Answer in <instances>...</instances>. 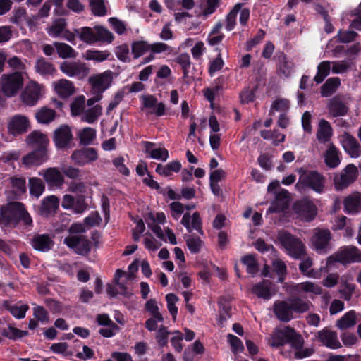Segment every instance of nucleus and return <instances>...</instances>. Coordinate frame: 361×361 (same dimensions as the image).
I'll return each instance as SVG.
<instances>
[{"mask_svg":"<svg viewBox=\"0 0 361 361\" xmlns=\"http://www.w3.org/2000/svg\"><path fill=\"white\" fill-rule=\"evenodd\" d=\"M35 68L36 71L42 75H53L56 71L53 63L44 58L37 60Z\"/></svg>","mask_w":361,"mask_h":361,"instance_id":"36","label":"nucleus"},{"mask_svg":"<svg viewBox=\"0 0 361 361\" xmlns=\"http://www.w3.org/2000/svg\"><path fill=\"white\" fill-rule=\"evenodd\" d=\"M325 162L330 168H335L340 164L338 150L334 145H330L325 153Z\"/></svg>","mask_w":361,"mask_h":361,"instance_id":"41","label":"nucleus"},{"mask_svg":"<svg viewBox=\"0 0 361 361\" xmlns=\"http://www.w3.org/2000/svg\"><path fill=\"white\" fill-rule=\"evenodd\" d=\"M48 186L51 188H61L64 183L63 173L56 167H49L39 172Z\"/></svg>","mask_w":361,"mask_h":361,"instance_id":"13","label":"nucleus"},{"mask_svg":"<svg viewBox=\"0 0 361 361\" xmlns=\"http://www.w3.org/2000/svg\"><path fill=\"white\" fill-rule=\"evenodd\" d=\"M298 172L300 174L299 180L295 185L298 190L310 188L317 193L324 191L326 178L322 173L303 168L298 169Z\"/></svg>","mask_w":361,"mask_h":361,"instance_id":"3","label":"nucleus"},{"mask_svg":"<svg viewBox=\"0 0 361 361\" xmlns=\"http://www.w3.org/2000/svg\"><path fill=\"white\" fill-rule=\"evenodd\" d=\"M59 200L54 195L48 196L44 198L39 207V213L41 216H48L54 213L59 207Z\"/></svg>","mask_w":361,"mask_h":361,"instance_id":"29","label":"nucleus"},{"mask_svg":"<svg viewBox=\"0 0 361 361\" xmlns=\"http://www.w3.org/2000/svg\"><path fill=\"white\" fill-rule=\"evenodd\" d=\"M329 114L332 117H340L347 115L349 108L341 97L336 95L331 98L327 103Z\"/></svg>","mask_w":361,"mask_h":361,"instance_id":"18","label":"nucleus"},{"mask_svg":"<svg viewBox=\"0 0 361 361\" xmlns=\"http://www.w3.org/2000/svg\"><path fill=\"white\" fill-rule=\"evenodd\" d=\"M272 267L274 271L279 276V281L283 283L285 279V276L287 274V267L286 263L280 259H276L272 262Z\"/></svg>","mask_w":361,"mask_h":361,"instance_id":"57","label":"nucleus"},{"mask_svg":"<svg viewBox=\"0 0 361 361\" xmlns=\"http://www.w3.org/2000/svg\"><path fill=\"white\" fill-rule=\"evenodd\" d=\"M80 143L84 145H88L92 142L96 137V130L87 127L84 128L78 134Z\"/></svg>","mask_w":361,"mask_h":361,"instance_id":"51","label":"nucleus"},{"mask_svg":"<svg viewBox=\"0 0 361 361\" xmlns=\"http://www.w3.org/2000/svg\"><path fill=\"white\" fill-rule=\"evenodd\" d=\"M63 243L80 255H87L92 248V243L85 235H70L66 237Z\"/></svg>","mask_w":361,"mask_h":361,"instance_id":"9","label":"nucleus"},{"mask_svg":"<svg viewBox=\"0 0 361 361\" xmlns=\"http://www.w3.org/2000/svg\"><path fill=\"white\" fill-rule=\"evenodd\" d=\"M293 66V63L288 60L284 54H281L279 56L277 73L279 75H283L286 78L290 76L292 73Z\"/></svg>","mask_w":361,"mask_h":361,"instance_id":"37","label":"nucleus"},{"mask_svg":"<svg viewBox=\"0 0 361 361\" xmlns=\"http://www.w3.org/2000/svg\"><path fill=\"white\" fill-rule=\"evenodd\" d=\"M242 263L246 267V271L251 276H255L258 270V263L255 257L252 255H247L242 257Z\"/></svg>","mask_w":361,"mask_h":361,"instance_id":"49","label":"nucleus"},{"mask_svg":"<svg viewBox=\"0 0 361 361\" xmlns=\"http://www.w3.org/2000/svg\"><path fill=\"white\" fill-rule=\"evenodd\" d=\"M241 4H237L233 9L228 13L226 18V29L228 31L232 30L235 25L236 16L241 9Z\"/></svg>","mask_w":361,"mask_h":361,"instance_id":"56","label":"nucleus"},{"mask_svg":"<svg viewBox=\"0 0 361 361\" xmlns=\"http://www.w3.org/2000/svg\"><path fill=\"white\" fill-rule=\"evenodd\" d=\"M9 183L17 195H21L26 192V180L25 177L12 176L9 178Z\"/></svg>","mask_w":361,"mask_h":361,"instance_id":"48","label":"nucleus"},{"mask_svg":"<svg viewBox=\"0 0 361 361\" xmlns=\"http://www.w3.org/2000/svg\"><path fill=\"white\" fill-rule=\"evenodd\" d=\"M95 30V42H104L111 43L114 39L113 34L104 28L102 26H96L94 27Z\"/></svg>","mask_w":361,"mask_h":361,"instance_id":"50","label":"nucleus"},{"mask_svg":"<svg viewBox=\"0 0 361 361\" xmlns=\"http://www.w3.org/2000/svg\"><path fill=\"white\" fill-rule=\"evenodd\" d=\"M19 221H22L26 226L32 225V219L22 203L10 202L1 207L0 224L15 226Z\"/></svg>","mask_w":361,"mask_h":361,"instance_id":"1","label":"nucleus"},{"mask_svg":"<svg viewBox=\"0 0 361 361\" xmlns=\"http://www.w3.org/2000/svg\"><path fill=\"white\" fill-rule=\"evenodd\" d=\"M300 259L302 260L299 264V269L300 272L307 276H312L313 270H310V269L313 264V260L307 255V251L305 252L304 257Z\"/></svg>","mask_w":361,"mask_h":361,"instance_id":"55","label":"nucleus"},{"mask_svg":"<svg viewBox=\"0 0 361 361\" xmlns=\"http://www.w3.org/2000/svg\"><path fill=\"white\" fill-rule=\"evenodd\" d=\"M80 39L87 44L95 43V30L89 27H83L80 29Z\"/></svg>","mask_w":361,"mask_h":361,"instance_id":"58","label":"nucleus"},{"mask_svg":"<svg viewBox=\"0 0 361 361\" xmlns=\"http://www.w3.org/2000/svg\"><path fill=\"white\" fill-rule=\"evenodd\" d=\"M341 142L345 151L351 157H358L361 154V147L353 135L350 133L345 132L341 136Z\"/></svg>","mask_w":361,"mask_h":361,"instance_id":"19","label":"nucleus"},{"mask_svg":"<svg viewBox=\"0 0 361 361\" xmlns=\"http://www.w3.org/2000/svg\"><path fill=\"white\" fill-rule=\"evenodd\" d=\"M176 62L180 64L183 71L184 77H187L188 70L191 66L190 58L188 54H181L176 58Z\"/></svg>","mask_w":361,"mask_h":361,"instance_id":"63","label":"nucleus"},{"mask_svg":"<svg viewBox=\"0 0 361 361\" xmlns=\"http://www.w3.org/2000/svg\"><path fill=\"white\" fill-rule=\"evenodd\" d=\"M110 53L107 51L88 50L86 52V59L97 62H102L108 59Z\"/></svg>","mask_w":361,"mask_h":361,"instance_id":"59","label":"nucleus"},{"mask_svg":"<svg viewBox=\"0 0 361 361\" xmlns=\"http://www.w3.org/2000/svg\"><path fill=\"white\" fill-rule=\"evenodd\" d=\"M72 140V131L68 125H61L54 132L53 140L58 149L66 147Z\"/></svg>","mask_w":361,"mask_h":361,"instance_id":"15","label":"nucleus"},{"mask_svg":"<svg viewBox=\"0 0 361 361\" xmlns=\"http://www.w3.org/2000/svg\"><path fill=\"white\" fill-rule=\"evenodd\" d=\"M48 159L47 150L34 149L32 152L23 157L22 162L25 166L30 167L32 166H39Z\"/></svg>","mask_w":361,"mask_h":361,"instance_id":"22","label":"nucleus"},{"mask_svg":"<svg viewBox=\"0 0 361 361\" xmlns=\"http://www.w3.org/2000/svg\"><path fill=\"white\" fill-rule=\"evenodd\" d=\"M32 247L40 252H47L51 249L54 241L48 234H38L32 240Z\"/></svg>","mask_w":361,"mask_h":361,"instance_id":"28","label":"nucleus"},{"mask_svg":"<svg viewBox=\"0 0 361 361\" xmlns=\"http://www.w3.org/2000/svg\"><path fill=\"white\" fill-rule=\"evenodd\" d=\"M289 192L285 189H282L276 195L274 202L268 209L270 213H279L287 209L289 205Z\"/></svg>","mask_w":361,"mask_h":361,"instance_id":"25","label":"nucleus"},{"mask_svg":"<svg viewBox=\"0 0 361 361\" xmlns=\"http://www.w3.org/2000/svg\"><path fill=\"white\" fill-rule=\"evenodd\" d=\"M277 238L291 257L300 259L304 257L306 247L300 238L285 231H280Z\"/></svg>","mask_w":361,"mask_h":361,"instance_id":"4","label":"nucleus"},{"mask_svg":"<svg viewBox=\"0 0 361 361\" xmlns=\"http://www.w3.org/2000/svg\"><path fill=\"white\" fill-rule=\"evenodd\" d=\"M73 116H82L85 110V97L83 95L76 97L70 105Z\"/></svg>","mask_w":361,"mask_h":361,"instance_id":"46","label":"nucleus"},{"mask_svg":"<svg viewBox=\"0 0 361 361\" xmlns=\"http://www.w3.org/2000/svg\"><path fill=\"white\" fill-rule=\"evenodd\" d=\"M149 51H150L149 44L147 41H134L131 44V52L135 59L140 58Z\"/></svg>","mask_w":361,"mask_h":361,"instance_id":"42","label":"nucleus"},{"mask_svg":"<svg viewBox=\"0 0 361 361\" xmlns=\"http://www.w3.org/2000/svg\"><path fill=\"white\" fill-rule=\"evenodd\" d=\"M61 206L66 209H72L76 214H81L87 208V204L83 195L75 198L71 195H65L63 197Z\"/></svg>","mask_w":361,"mask_h":361,"instance_id":"16","label":"nucleus"},{"mask_svg":"<svg viewBox=\"0 0 361 361\" xmlns=\"http://www.w3.org/2000/svg\"><path fill=\"white\" fill-rule=\"evenodd\" d=\"M30 128L28 118L23 115L13 116L8 126L9 133L13 135H18L25 133Z\"/></svg>","mask_w":361,"mask_h":361,"instance_id":"20","label":"nucleus"},{"mask_svg":"<svg viewBox=\"0 0 361 361\" xmlns=\"http://www.w3.org/2000/svg\"><path fill=\"white\" fill-rule=\"evenodd\" d=\"M3 306L8 310L11 314L18 319H23L25 317L26 312L29 309L27 305H22L20 306L11 305L7 300L4 301Z\"/></svg>","mask_w":361,"mask_h":361,"instance_id":"45","label":"nucleus"},{"mask_svg":"<svg viewBox=\"0 0 361 361\" xmlns=\"http://www.w3.org/2000/svg\"><path fill=\"white\" fill-rule=\"evenodd\" d=\"M142 104L145 108L153 109L150 112L157 116H161L165 114V105L163 102H157V99L154 95L143 96Z\"/></svg>","mask_w":361,"mask_h":361,"instance_id":"27","label":"nucleus"},{"mask_svg":"<svg viewBox=\"0 0 361 361\" xmlns=\"http://www.w3.org/2000/svg\"><path fill=\"white\" fill-rule=\"evenodd\" d=\"M30 193L31 195L38 198L45 190V184L43 180L37 177L30 178L28 180Z\"/></svg>","mask_w":361,"mask_h":361,"instance_id":"39","label":"nucleus"},{"mask_svg":"<svg viewBox=\"0 0 361 361\" xmlns=\"http://www.w3.org/2000/svg\"><path fill=\"white\" fill-rule=\"evenodd\" d=\"M41 89L38 83L30 82L20 95L23 102L27 106L35 105L41 97Z\"/></svg>","mask_w":361,"mask_h":361,"instance_id":"14","label":"nucleus"},{"mask_svg":"<svg viewBox=\"0 0 361 361\" xmlns=\"http://www.w3.org/2000/svg\"><path fill=\"white\" fill-rule=\"evenodd\" d=\"M357 168L353 164H348L341 172L335 174L334 183L335 189L343 190L351 185L357 178Z\"/></svg>","mask_w":361,"mask_h":361,"instance_id":"7","label":"nucleus"},{"mask_svg":"<svg viewBox=\"0 0 361 361\" xmlns=\"http://www.w3.org/2000/svg\"><path fill=\"white\" fill-rule=\"evenodd\" d=\"M289 302L293 312L303 313L307 312L310 308V304L309 302L305 301L299 298L290 299L289 300Z\"/></svg>","mask_w":361,"mask_h":361,"instance_id":"53","label":"nucleus"},{"mask_svg":"<svg viewBox=\"0 0 361 361\" xmlns=\"http://www.w3.org/2000/svg\"><path fill=\"white\" fill-rule=\"evenodd\" d=\"M145 309L151 314L152 317L156 318L159 322H161L164 320L161 314L159 311V307L155 300H149L145 304Z\"/></svg>","mask_w":361,"mask_h":361,"instance_id":"60","label":"nucleus"},{"mask_svg":"<svg viewBox=\"0 0 361 361\" xmlns=\"http://www.w3.org/2000/svg\"><path fill=\"white\" fill-rule=\"evenodd\" d=\"M53 85L56 94L63 99H67L75 92L74 84L66 79H60Z\"/></svg>","mask_w":361,"mask_h":361,"instance_id":"26","label":"nucleus"},{"mask_svg":"<svg viewBox=\"0 0 361 361\" xmlns=\"http://www.w3.org/2000/svg\"><path fill=\"white\" fill-rule=\"evenodd\" d=\"M332 235L329 229L317 228L314 229L310 242L314 250L318 253H326L331 249Z\"/></svg>","mask_w":361,"mask_h":361,"instance_id":"6","label":"nucleus"},{"mask_svg":"<svg viewBox=\"0 0 361 361\" xmlns=\"http://www.w3.org/2000/svg\"><path fill=\"white\" fill-rule=\"evenodd\" d=\"M339 262L343 264L361 262V252L354 246H344L327 258V264Z\"/></svg>","mask_w":361,"mask_h":361,"instance_id":"5","label":"nucleus"},{"mask_svg":"<svg viewBox=\"0 0 361 361\" xmlns=\"http://www.w3.org/2000/svg\"><path fill=\"white\" fill-rule=\"evenodd\" d=\"M54 46L61 59L75 58L77 56L76 51L66 43L55 42Z\"/></svg>","mask_w":361,"mask_h":361,"instance_id":"38","label":"nucleus"},{"mask_svg":"<svg viewBox=\"0 0 361 361\" xmlns=\"http://www.w3.org/2000/svg\"><path fill=\"white\" fill-rule=\"evenodd\" d=\"M1 334L9 339L16 340L27 336L28 332L27 331L20 330L13 326H8L2 329Z\"/></svg>","mask_w":361,"mask_h":361,"instance_id":"54","label":"nucleus"},{"mask_svg":"<svg viewBox=\"0 0 361 361\" xmlns=\"http://www.w3.org/2000/svg\"><path fill=\"white\" fill-rule=\"evenodd\" d=\"M356 312L355 310H350L346 312L341 319L337 320L336 326L344 330L353 327L356 324Z\"/></svg>","mask_w":361,"mask_h":361,"instance_id":"34","label":"nucleus"},{"mask_svg":"<svg viewBox=\"0 0 361 361\" xmlns=\"http://www.w3.org/2000/svg\"><path fill=\"white\" fill-rule=\"evenodd\" d=\"M317 338L323 345L332 349H337L341 346L336 332L326 328L317 332Z\"/></svg>","mask_w":361,"mask_h":361,"instance_id":"23","label":"nucleus"},{"mask_svg":"<svg viewBox=\"0 0 361 361\" xmlns=\"http://www.w3.org/2000/svg\"><path fill=\"white\" fill-rule=\"evenodd\" d=\"M12 16L10 18V21L18 25L22 24L26 17V11L23 7H18L15 8L12 11Z\"/></svg>","mask_w":361,"mask_h":361,"instance_id":"64","label":"nucleus"},{"mask_svg":"<svg viewBox=\"0 0 361 361\" xmlns=\"http://www.w3.org/2000/svg\"><path fill=\"white\" fill-rule=\"evenodd\" d=\"M90 8L94 16H104L107 13L104 0H90Z\"/></svg>","mask_w":361,"mask_h":361,"instance_id":"52","label":"nucleus"},{"mask_svg":"<svg viewBox=\"0 0 361 361\" xmlns=\"http://www.w3.org/2000/svg\"><path fill=\"white\" fill-rule=\"evenodd\" d=\"M273 308L276 317L280 321L288 322L293 319V312L289 301L277 300Z\"/></svg>","mask_w":361,"mask_h":361,"instance_id":"21","label":"nucleus"},{"mask_svg":"<svg viewBox=\"0 0 361 361\" xmlns=\"http://www.w3.org/2000/svg\"><path fill=\"white\" fill-rule=\"evenodd\" d=\"M1 91L8 97L15 96L23 85L21 73L16 72L11 75H3L1 77Z\"/></svg>","mask_w":361,"mask_h":361,"instance_id":"8","label":"nucleus"},{"mask_svg":"<svg viewBox=\"0 0 361 361\" xmlns=\"http://www.w3.org/2000/svg\"><path fill=\"white\" fill-rule=\"evenodd\" d=\"M102 114V107L99 104L93 106L87 110L81 116V121L88 123H93Z\"/></svg>","mask_w":361,"mask_h":361,"instance_id":"33","label":"nucleus"},{"mask_svg":"<svg viewBox=\"0 0 361 361\" xmlns=\"http://www.w3.org/2000/svg\"><path fill=\"white\" fill-rule=\"evenodd\" d=\"M71 159L75 164L84 166L86 164L96 161L98 159V153L94 148L84 147L75 150L71 154Z\"/></svg>","mask_w":361,"mask_h":361,"instance_id":"12","label":"nucleus"},{"mask_svg":"<svg viewBox=\"0 0 361 361\" xmlns=\"http://www.w3.org/2000/svg\"><path fill=\"white\" fill-rule=\"evenodd\" d=\"M57 114L56 112L47 106L40 108L35 114V118L38 123L49 124L54 121Z\"/></svg>","mask_w":361,"mask_h":361,"instance_id":"31","label":"nucleus"},{"mask_svg":"<svg viewBox=\"0 0 361 361\" xmlns=\"http://www.w3.org/2000/svg\"><path fill=\"white\" fill-rule=\"evenodd\" d=\"M341 82L338 78H329L321 87V94L322 97L331 96L340 85Z\"/></svg>","mask_w":361,"mask_h":361,"instance_id":"43","label":"nucleus"},{"mask_svg":"<svg viewBox=\"0 0 361 361\" xmlns=\"http://www.w3.org/2000/svg\"><path fill=\"white\" fill-rule=\"evenodd\" d=\"M295 291L298 293L304 292V293H312L315 295H320L322 293V288L319 285L310 282L305 281L303 283H298L295 287Z\"/></svg>","mask_w":361,"mask_h":361,"instance_id":"44","label":"nucleus"},{"mask_svg":"<svg viewBox=\"0 0 361 361\" xmlns=\"http://www.w3.org/2000/svg\"><path fill=\"white\" fill-rule=\"evenodd\" d=\"M181 169V164L178 161H173L166 165L159 164L156 168V172L161 176L168 177L173 172L178 173Z\"/></svg>","mask_w":361,"mask_h":361,"instance_id":"32","label":"nucleus"},{"mask_svg":"<svg viewBox=\"0 0 361 361\" xmlns=\"http://www.w3.org/2000/svg\"><path fill=\"white\" fill-rule=\"evenodd\" d=\"M66 26V23L65 19L60 18L56 20L52 25L49 27V35L56 37H59L63 32L65 27Z\"/></svg>","mask_w":361,"mask_h":361,"instance_id":"62","label":"nucleus"},{"mask_svg":"<svg viewBox=\"0 0 361 361\" xmlns=\"http://www.w3.org/2000/svg\"><path fill=\"white\" fill-rule=\"evenodd\" d=\"M270 285L271 282L269 280H264L255 284L252 288V291L258 298L269 299L271 297Z\"/></svg>","mask_w":361,"mask_h":361,"instance_id":"35","label":"nucleus"},{"mask_svg":"<svg viewBox=\"0 0 361 361\" xmlns=\"http://www.w3.org/2000/svg\"><path fill=\"white\" fill-rule=\"evenodd\" d=\"M332 128L330 123L324 120H320L317 132V138L321 143L327 142L332 136Z\"/></svg>","mask_w":361,"mask_h":361,"instance_id":"30","label":"nucleus"},{"mask_svg":"<svg viewBox=\"0 0 361 361\" xmlns=\"http://www.w3.org/2000/svg\"><path fill=\"white\" fill-rule=\"evenodd\" d=\"M112 73L110 71L90 77L89 82L92 85V92L102 94L109 87L112 83Z\"/></svg>","mask_w":361,"mask_h":361,"instance_id":"11","label":"nucleus"},{"mask_svg":"<svg viewBox=\"0 0 361 361\" xmlns=\"http://www.w3.org/2000/svg\"><path fill=\"white\" fill-rule=\"evenodd\" d=\"M361 204V197L357 194L348 196L344 200L345 210L348 213H356L359 211Z\"/></svg>","mask_w":361,"mask_h":361,"instance_id":"40","label":"nucleus"},{"mask_svg":"<svg viewBox=\"0 0 361 361\" xmlns=\"http://www.w3.org/2000/svg\"><path fill=\"white\" fill-rule=\"evenodd\" d=\"M294 211L306 221H312L317 214L315 204L307 200L297 202L293 206Z\"/></svg>","mask_w":361,"mask_h":361,"instance_id":"17","label":"nucleus"},{"mask_svg":"<svg viewBox=\"0 0 361 361\" xmlns=\"http://www.w3.org/2000/svg\"><path fill=\"white\" fill-rule=\"evenodd\" d=\"M331 70V62L324 61L321 62L317 67V73L314 78V80L319 84L329 75Z\"/></svg>","mask_w":361,"mask_h":361,"instance_id":"47","label":"nucleus"},{"mask_svg":"<svg viewBox=\"0 0 361 361\" xmlns=\"http://www.w3.org/2000/svg\"><path fill=\"white\" fill-rule=\"evenodd\" d=\"M268 342L274 348L283 346L286 343H290L292 348H299L302 344V336L290 326H284L275 329Z\"/></svg>","mask_w":361,"mask_h":361,"instance_id":"2","label":"nucleus"},{"mask_svg":"<svg viewBox=\"0 0 361 361\" xmlns=\"http://www.w3.org/2000/svg\"><path fill=\"white\" fill-rule=\"evenodd\" d=\"M166 300L167 302V308L171 314L172 315L173 320L175 322L176 319V315L178 313V308L176 306V302H178V297L173 293L167 294L166 296Z\"/></svg>","mask_w":361,"mask_h":361,"instance_id":"61","label":"nucleus"},{"mask_svg":"<svg viewBox=\"0 0 361 361\" xmlns=\"http://www.w3.org/2000/svg\"><path fill=\"white\" fill-rule=\"evenodd\" d=\"M27 144L37 149H46L49 143V140L47 136L40 131L34 130L30 133L26 137L25 140Z\"/></svg>","mask_w":361,"mask_h":361,"instance_id":"24","label":"nucleus"},{"mask_svg":"<svg viewBox=\"0 0 361 361\" xmlns=\"http://www.w3.org/2000/svg\"><path fill=\"white\" fill-rule=\"evenodd\" d=\"M60 70L71 78L83 79L90 72V68L80 61H63L60 65Z\"/></svg>","mask_w":361,"mask_h":361,"instance_id":"10","label":"nucleus"}]
</instances>
